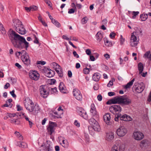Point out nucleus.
<instances>
[{
	"label": "nucleus",
	"instance_id": "47",
	"mask_svg": "<svg viewBox=\"0 0 151 151\" xmlns=\"http://www.w3.org/2000/svg\"><path fill=\"white\" fill-rule=\"evenodd\" d=\"M115 35L116 33L114 32H112L110 33L109 37L113 39L114 38Z\"/></svg>",
	"mask_w": 151,
	"mask_h": 151
},
{
	"label": "nucleus",
	"instance_id": "13",
	"mask_svg": "<svg viewBox=\"0 0 151 151\" xmlns=\"http://www.w3.org/2000/svg\"><path fill=\"white\" fill-rule=\"evenodd\" d=\"M57 126V124L55 123L50 121L48 126L47 129L49 134L51 135L54 131V128Z\"/></svg>",
	"mask_w": 151,
	"mask_h": 151
},
{
	"label": "nucleus",
	"instance_id": "64",
	"mask_svg": "<svg viewBox=\"0 0 151 151\" xmlns=\"http://www.w3.org/2000/svg\"><path fill=\"white\" fill-rule=\"evenodd\" d=\"M86 53L88 55H90L91 53V52L90 50L89 49H87L86 50Z\"/></svg>",
	"mask_w": 151,
	"mask_h": 151
},
{
	"label": "nucleus",
	"instance_id": "41",
	"mask_svg": "<svg viewBox=\"0 0 151 151\" xmlns=\"http://www.w3.org/2000/svg\"><path fill=\"white\" fill-rule=\"evenodd\" d=\"M147 142V141L146 140H143L140 143L139 146L141 148H142L144 146V145L146 144Z\"/></svg>",
	"mask_w": 151,
	"mask_h": 151
},
{
	"label": "nucleus",
	"instance_id": "46",
	"mask_svg": "<svg viewBox=\"0 0 151 151\" xmlns=\"http://www.w3.org/2000/svg\"><path fill=\"white\" fill-rule=\"evenodd\" d=\"M20 52L21 57L22 56H24V55H28L27 52L24 50H22L21 51V52Z\"/></svg>",
	"mask_w": 151,
	"mask_h": 151
},
{
	"label": "nucleus",
	"instance_id": "45",
	"mask_svg": "<svg viewBox=\"0 0 151 151\" xmlns=\"http://www.w3.org/2000/svg\"><path fill=\"white\" fill-rule=\"evenodd\" d=\"M12 104H7V102H6V103L4 105H3L2 107H9L10 108H11L12 106Z\"/></svg>",
	"mask_w": 151,
	"mask_h": 151
},
{
	"label": "nucleus",
	"instance_id": "1",
	"mask_svg": "<svg viewBox=\"0 0 151 151\" xmlns=\"http://www.w3.org/2000/svg\"><path fill=\"white\" fill-rule=\"evenodd\" d=\"M8 33L10 39L15 47L19 49L25 48L27 49L29 43L24 37L17 34L11 29H10Z\"/></svg>",
	"mask_w": 151,
	"mask_h": 151
},
{
	"label": "nucleus",
	"instance_id": "59",
	"mask_svg": "<svg viewBox=\"0 0 151 151\" xmlns=\"http://www.w3.org/2000/svg\"><path fill=\"white\" fill-rule=\"evenodd\" d=\"M17 110L18 111H20L22 110L23 109L19 105H17Z\"/></svg>",
	"mask_w": 151,
	"mask_h": 151
},
{
	"label": "nucleus",
	"instance_id": "37",
	"mask_svg": "<svg viewBox=\"0 0 151 151\" xmlns=\"http://www.w3.org/2000/svg\"><path fill=\"white\" fill-rule=\"evenodd\" d=\"M115 81V79L114 78H111V81H109V83L107 84V86L108 87H110L113 85V82Z\"/></svg>",
	"mask_w": 151,
	"mask_h": 151
},
{
	"label": "nucleus",
	"instance_id": "19",
	"mask_svg": "<svg viewBox=\"0 0 151 151\" xmlns=\"http://www.w3.org/2000/svg\"><path fill=\"white\" fill-rule=\"evenodd\" d=\"M110 109L114 112H120L122 109L120 106L118 105H113L110 108Z\"/></svg>",
	"mask_w": 151,
	"mask_h": 151
},
{
	"label": "nucleus",
	"instance_id": "4",
	"mask_svg": "<svg viewBox=\"0 0 151 151\" xmlns=\"http://www.w3.org/2000/svg\"><path fill=\"white\" fill-rule=\"evenodd\" d=\"M140 31L134 32L131 34L130 44L132 47L136 46L139 42L138 35L141 33Z\"/></svg>",
	"mask_w": 151,
	"mask_h": 151
},
{
	"label": "nucleus",
	"instance_id": "52",
	"mask_svg": "<svg viewBox=\"0 0 151 151\" xmlns=\"http://www.w3.org/2000/svg\"><path fill=\"white\" fill-rule=\"evenodd\" d=\"M33 36L35 38V40L34 41V42L35 43L38 44L39 43V41L37 36L35 35H34Z\"/></svg>",
	"mask_w": 151,
	"mask_h": 151
},
{
	"label": "nucleus",
	"instance_id": "38",
	"mask_svg": "<svg viewBox=\"0 0 151 151\" xmlns=\"http://www.w3.org/2000/svg\"><path fill=\"white\" fill-rule=\"evenodd\" d=\"M14 133L17 137H18L19 138L20 140H21L23 139L22 137L19 132L16 131Z\"/></svg>",
	"mask_w": 151,
	"mask_h": 151
},
{
	"label": "nucleus",
	"instance_id": "23",
	"mask_svg": "<svg viewBox=\"0 0 151 151\" xmlns=\"http://www.w3.org/2000/svg\"><path fill=\"white\" fill-rule=\"evenodd\" d=\"M47 70L45 73L46 76L48 77H51L53 76L55 74V71L51 70L50 69L47 68Z\"/></svg>",
	"mask_w": 151,
	"mask_h": 151
},
{
	"label": "nucleus",
	"instance_id": "48",
	"mask_svg": "<svg viewBox=\"0 0 151 151\" xmlns=\"http://www.w3.org/2000/svg\"><path fill=\"white\" fill-rule=\"evenodd\" d=\"M139 13V12L138 11L135 12L133 11L132 12V14L133 15L132 17V18H134L136 17V16Z\"/></svg>",
	"mask_w": 151,
	"mask_h": 151
},
{
	"label": "nucleus",
	"instance_id": "15",
	"mask_svg": "<svg viewBox=\"0 0 151 151\" xmlns=\"http://www.w3.org/2000/svg\"><path fill=\"white\" fill-rule=\"evenodd\" d=\"M29 77L32 80L37 81L40 77V74L37 71L34 70L30 73Z\"/></svg>",
	"mask_w": 151,
	"mask_h": 151
},
{
	"label": "nucleus",
	"instance_id": "63",
	"mask_svg": "<svg viewBox=\"0 0 151 151\" xmlns=\"http://www.w3.org/2000/svg\"><path fill=\"white\" fill-rule=\"evenodd\" d=\"M15 65L19 69H21L22 68V66L19 63H16L15 64Z\"/></svg>",
	"mask_w": 151,
	"mask_h": 151
},
{
	"label": "nucleus",
	"instance_id": "21",
	"mask_svg": "<svg viewBox=\"0 0 151 151\" xmlns=\"http://www.w3.org/2000/svg\"><path fill=\"white\" fill-rule=\"evenodd\" d=\"M121 97H116L111 100L110 102L112 104H121Z\"/></svg>",
	"mask_w": 151,
	"mask_h": 151
},
{
	"label": "nucleus",
	"instance_id": "40",
	"mask_svg": "<svg viewBox=\"0 0 151 151\" xmlns=\"http://www.w3.org/2000/svg\"><path fill=\"white\" fill-rule=\"evenodd\" d=\"M105 45L108 47H111L112 46V43L111 42L108 40H106L105 42Z\"/></svg>",
	"mask_w": 151,
	"mask_h": 151
},
{
	"label": "nucleus",
	"instance_id": "24",
	"mask_svg": "<svg viewBox=\"0 0 151 151\" xmlns=\"http://www.w3.org/2000/svg\"><path fill=\"white\" fill-rule=\"evenodd\" d=\"M120 119L121 120H123L126 121H131L132 120V118L127 114H124L123 115H122L121 114Z\"/></svg>",
	"mask_w": 151,
	"mask_h": 151
},
{
	"label": "nucleus",
	"instance_id": "54",
	"mask_svg": "<svg viewBox=\"0 0 151 151\" xmlns=\"http://www.w3.org/2000/svg\"><path fill=\"white\" fill-rule=\"evenodd\" d=\"M62 38L66 40H71V37H70V38H69L65 35H63L62 36Z\"/></svg>",
	"mask_w": 151,
	"mask_h": 151
},
{
	"label": "nucleus",
	"instance_id": "60",
	"mask_svg": "<svg viewBox=\"0 0 151 151\" xmlns=\"http://www.w3.org/2000/svg\"><path fill=\"white\" fill-rule=\"evenodd\" d=\"M73 54L74 57H76L77 58H79V56L77 54L76 51H74L73 52Z\"/></svg>",
	"mask_w": 151,
	"mask_h": 151
},
{
	"label": "nucleus",
	"instance_id": "8",
	"mask_svg": "<svg viewBox=\"0 0 151 151\" xmlns=\"http://www.w3.org/2000/svg\"><path fill=\"white\" fill-rule=\"evenodd\" d=\"M133 88L134 89L136 92L139 93H141L144 89L143 83H141L140 84L135 83L133 86Z\"/></svg>",
	"mask_w": 151,
	"mask_h": 151
},
{
	"label": "nucleus",
	"instance_id": "27",
	"mask_svg": "<svg viewBox=\"0 0 151 151\" xmlns=\"http://www.w3.org/2000/svg\"><path fill=\"white\" fill-rule=\"evenodd\" d=\"M144 66L143 64L141 63H139L138 65V69L139 74L142 73L143 71Z\"/></svg>",
	"mask_w": 151,
	"mask_h": 151
},
{
	"label": "nucleus",
	"instance_id": "32",
	"mask_svg": "<svg viewBox=\"0 0 151 151\" xmlns=\"http://www.w3.org/2000/svg\"><path fill=\"white\" fill-rule=\"evenodd\" d=\"M101 77L100 74L99 73H95V81H98L100 79Z\"/></svg>",
	"mask_w": 151,
	"mask_h": 151
},
{
	"label": "nucleus",
	"instance_id": "50",
	"mask_svg": "<svg viewBox=\"0 0 151 151\" xmlns=\"http://www.w3.org/2000/svg\"><path fill=\"white\" fill-rule=\"evenodd\" d=\"M46 62L45 61H37V62L36 64H41L42 65H44L45 64Z\"/></svg>",
	"mask_w": 151,
	"mask_h": 151
},
{
	"label": "nucleus",
	"instance_id": "53",
	"mask_svg": "<svg viewBox=\"0 0 151 151\" xmlns=\"http://www.w3.org/2000/svg\"><path fill=\"white\" fill-rule=\"evenodd\" d=\"M14 90H13L12 91H10V93L13 97L16 98V96L14 94Z\"/></svg>",
	"mask_w": 151,
	"mask_h": 151
},
{
	"label": "nucleus",
	"instance_id": "55",
	"mask_svg": "<svg viewBox=\"0 0 151 151\" xmlns=\"http://www.w3.org/2000/svg\"><path fill=\"white\" fill-rule=\"evenodd\" d=\"M104 56L107 60H108L110 58V55L107 53L104 54Z\"/></svg>",
	"mask_w": 151,
	"mask_h": 151
},
{
	"label": "nucleus",
	"instance_id": "35",
	"mask_svg": "<svg viewBox=\"0 0 151 151\" xmlns=\"http://www.w3.org/2000/svg\"><path fill=\"white\" fill-rule=\"evenodd\" d=\"M125 41V38H124L122 35H120V44L121 45H122L124 43Z\"/></svg>",
	"mask_w": 151,
	"mask_h": 151
},
{
	"label": "nucleus",
	"instance_id": "44",
	"mask_svg": "<svg viewBox=\"0 0 151 151\" xmlns=\"http://www.w3.org/2000/svg\"><path fill=\"white\" fill-rule=\"evenodd\" d=\"M30 8L31 9V10L34 11L37 10L38 7L37 6L33 5L30 6Z\"/></svg>",
	"mask_w": 151,
	"mask_h": 151
},
{
	"label": "nucleus",
	"instance_id": "2",
	"mask_svg": "<svg viewBox=\"0 0 151 151\" xmlns=\"http://www.w3.org/2000/svg\"><path fill=\"white\" fill-rule=\"evenodd\" d=\"M24 105L26 109L30 112L34 111H37L40 110V108L38 105H34L33 102L29 97L26 98L24 103Z\"/></svg>",
	"mask_w": 151,
	"mask_h": 151
},
{
	"label": "nucleus",
	"instance_id": "16",
	"mask_svg": "<svg viewBox=\"0 0 151 151\" xmlns=\"http://www.w3.org/2000/svg\"><path fill=\"white\" fill-rule=\"evenodd\" d=\"M73 93V96L76 99L78 100H81L82 99V94L78 89H74Z\"/></svg>",
	"mask_w": 151,
	"mask_h": 151
},
{
	"label": "nucleus",
	"instance_id": "5",
	"mask_svg": "<svg viewBox=\"0 0 151 151\" xmlns=\"http://www.w3.org/2000/svg\"><path fill=\"white\" fill-rule=\"evenodd\" d=\"M15 29L17 32L21 35L26 33V31L22 24V22L19 19L15 20L13 22Z\"/></svg>",
	"mask_w": 151,
	"mask_h": 151
},
{
	"label": "nucleus",
	"instance_id": "14",
	"mask_svg": "<svg viewBox=\"0 0 151 151\" xmlns=\"http://www.w3.org/2000/svg\"><path fill=\"white\" fill-rule=\"evenodd\" d=\"M114 138V134L113 132L110 131L106 133L105 139L108 142H112Z\"/></svg>",
	"mask_w": 151,
	"mask_h": 151
},
{
	"label": "nucleus",
	"instance_id": "30",
	"mask_svg": "<svg viewBox=\"0 0 151 151\" xmlns=\"http://www.w3.org/2000/svg\"><path fill=\"white\" fill-rule=\"evenodd\" d=\"M104 2V0H96V3H98L97 4L96 6L98 8H99L101 6V4L103 3Z\"/></svg>",
	"mask_w": 151,
	"mask_h": 151
},
{
	"label": "nucleus",
	"instance_id": "7",
	"mask_svg": "<svg viewBox=\"0 0 151 151\" xmlns=\"http://www.w3.org/2000/svg\"><path fill=\"white\" fill-rule=\"evenodd\" d=\"M90 115L92 117L88 120L89 123L92 126H93L94 124V119L93 117L94 116V104H92L90 106Z\"/></svg>",
	"mask_w": 151,
	"mask_h": 151
},
{
	"label": "nucleus",
	"instance_id": "57",
	"mask_svg": "<svg viewBox=\"0 0 151 151\" xmlns=\"http://www.w3.org/2000/svg\"><path fill=\"white\" fill-rule=\"evenodd\" d=\"M121 116V114H118L117 116L114 119V120L115 121L117 122L119 120V118H120V116Z\"/></svg>",
	"mask_w": 151,
	"mask_h": 151
},
{
	"label": "nucleus",
	"instance_id": "56",
	"mask_svg": "<svg viewBox=\"0 0 151 151\" xmlns=\"http://www.w3.org/2000/svg\"><path fill=\"white\" fill-rule=\"evenodd\" d=\"M74 124L77 127H79L80 126V123L77 120L75 121Z\"/></svg>",
	"mask_w": 151,
	"mask_h": 151
},
{
	"label": "nucleus",
	"instance_id": "39",
	"mask_svg": "<svg viewBox=\"0 0 151 151\" xmlns=\"http://www.w3.org/2000/svg\"><path fill=\"white\" fill-rule=\"evenodd\" d=\"M62 143H61L62 145L64 147H66L67 146V145L68 142L66 140L63 139L62 140Z\"/></svg>",
	"mask_w": 151,
	"mask_h": 151
},
{
	"label": "nucleus",
	"instance_id": "6",
	"mask_svg": "<svg viewBox=\"0 0 151 151\" xmlns=\"http://www.w3.org/2000/svg\"><path fill=\"white\" fill-rule=\"evenodd\" d=\"M125 146V145L122 142H118L111 147L110 151H123Z\"/></svg>",
	"mask_w": 151,
	"mask_h": 151
},
{
	"label": "nucleus",
	"instance_id": "3",
	"mask_svg": "<svg viewBox=\"0 0 151 151\" xmlns=\"http://www.w3.org/2000/svg\"><path fill=\"white\" fill-rule=\"evenodd\" d=\"M40 91L41 96L44 98H46L49 93L53 94L57 91L56 87H48L47 91L45 88V86H43L40 87Z\"/></svg>",
	"mask_w": 151,
	"mask_h": 151
},
{
	"label": "nucleus",
	"instance_id": "43",
	"mask_svg": "<svg viewBox=\"0 0 151 151\" xmlns=\"http://www.w3.org/2000/svg\"><path fill=\"white\" fill-rule=\"evenodd\" d=\"M45 149L46 151H52V148L50 147V145L45 146Z\"/></svg>",
	"mask_w": 151,
	"mask_h": 151
},
{
	"label": "nucleus",
	"instance_id": "20",
	"mask_svg": "<svg viewBox=\"0 0 151 151\" xmlns=\"http://www.w3.org/2000/svg\"><path fill=\"white\" fill-rule=\"evenodd\" d=\"M96 42L99 44H101L100 42L103 37L102 33L101 32H98L96 35Z\"/></svg>",
	"mask_w": 151,
	"mask_h": 151
},
{
	"label": "nucleus",
	"instance_id": "25",
	"mask_svg": "<svg viewBox=\"0 0 151 151\" xmlns=\"http://www.w3.org/2000/svg\"><path fill=\"white\" fill-rule=\"evenodd\" d=\"M101 128L99 124L98 121H95V131L100 132L101 131Z\"/></svg>",
	"mask_w": 151,
	"mask_h": 151
},
{
	"label": "nucleus",
	"instance_id": "62",
	"mask_svg": "<svg viewBox=\"0 0 151 151\" xmlns=\"http://www.w3.org/2000/svg\"><path fill=\"white\" fill-rule=\"evenodd\" d=\"M97 98L99 101H101L102 100V97L101 95L99 94L97 96Z\"/></svg>",
	"mask_w": 151,
	"mask_h": 151
},
{
	"label": "nucleus",
	"instance_id": "17",
	"mask_svg": "<svg viewBox=\"0 0 151 151\" xmlns=\"http://www.w3.org/2000/svg\"><path fill=\"white\" fill-rule=\"evenodd\" d=\"M104 121L105 123L108 125H110L111 124V117L110 113H106L103 116Z\"/></svg>",
	"mask_w": 151,
	"mask_h": 151
},
{
	"label": "nucleus",
	"instance_id": "22",
	"mask_svg": "<svg viewBox=\"0 0 151 151\" xmlns=\"http://www.w3.org/2000/svg\"><path fill=\"white\" fill-rule=\"evenodd\" d=\"M59 88L60 92L63 93H66L67 91L66 90L65 87L63 83L61 82L59 85Z\"/></svg>",
	"mask_w": 151,
	"mask_h": 151
},
{
	"label": "nucleus",
	"instance_id": "10",
	"mask_svg": "<svg viewBox=\"0 0 151 151\" xmlns=\"http://www.w3.org/2000/svg\"><path fill=\"white\" fill-rule=\"evenodd\" d=\"M127 132V130L124 127L122 126L119 127L116 130V133L118 136L123 137Z\"/></svg>",
	"mask_w": 151,
	"mask_h": 151
},
{
	"label": "nucleus",
	"instance_id": "58",
	"mask_svg": "<svg viewBox=\"0 0 151 151\" xmlns=\"http://www.w3.org/2000/svg\"><path fill=\"white\" fill-rule=\"evenodd\" d=\"M75 12V9L73 8L69 10L68 13L69 14H73Z\"/></svg>",
	"mask_w": 151,
	"mask_h": 151
},
{
	"label": "nucleus",
	"instance_id": "26",
	"mask_svg": "<svg viewBox=\"0 0 151 151\" xmlns=\"http://www.w3.org/2000/svg\"><path fill=\"white\" fill-rule=\"evenodd\" d=\"M88 129L90 134L92 136H93L94 135V129L93 126H89L88 127Z\"/></svg>",
	"mask_w": 151,
	"mask_h": 151
},
{
	"label": "nucleus",
	"instance_id": "34",
	"mask_svg": "<svg viewBox=\"0 0 151 151\" xmlns=\"http://www.w3.org/2000/svg\"><path fill=\"white\" fill-rule=\"evenodd\" d=\"M0 31L1 32L2 34L3 35L6 34V32L4 28L3 27L2 25L0 23Z\"/></svg>",
	"mask_w": 151,
	"mask_h": 151
},
{
	"label": "nucleus",
	"instance_id": "9",
	"mask_svg": "<svg viewBox=\"0 0 151 151\" xmlns=\"http://www.w3.org/2000/svg\"><path fill=\"white\" fill-rule=\"evenodd\" d=\"M133 137L134 139L137 141H140L144 138V135L141 132L136 131L133 133Z\"/></svg>",
	"mask_w": 151,
	"mask_h": 151
},
{
	"label": "nucleus",
	"instance_id": "12",
	"mask_svg": "<svg viewBox=\"0 0 151 151\" xmlns=\"http://www.w3.org/2000/svg\"><path fill=\"white\" fill-rule=\"evenodd\" d=\"M77 111L79 114L85 119H87L88 116L86 112L82 108L80 107L77 108Z\"/></svg>",
	"mask_w": 151,
	"mask_h": 151
},
{
	"label": "nucleus",
	"instance_id": "28",
	"mask_svg": "<svg viewBox=\"0 0 151 151\" xmlns=\"http://www.w3.org/2000/svg\"><path fill=\"white\" fill-rule=\"evenodd\" d=\"M134 78H133L131 81L129 82L128 83H127V84L126 85L124 86V88H125L126 89H127L130 88V87L133 84V82H134Z\"/></svg>",
	"mask_w": 151,
	"mask_h": 151
},
{
	"label": "nucleus",
	"instance_id": "31",
	"mask_svg": "<svg viewBox=\"0 0 151 151\" xmlns=\"http://www.w3.org/2000/svg\"><path fill=\"white\" fill-rule=\"evenodd\" d=\"M52 22L58 27H59L60 26V23L55 19L52 20Z\"/></svg>",
	"mask_w": 151,
	"mask_h": 151
},
{
	"label": "nucleus",
	"instance_id": "61",
	"mask_svg": "<svg viewBox=\"0 0 151 151\" xmlns=\"http://www.w3.org/2000/svg\"><path fill=\"white\" fill-rule=\"evenodd\" d=\"M10 86V84L8 83H7L4 86V88L6 89L8 88Z\"/></svg>",
	"mask_w": 151,
	"mask_h": 151
},
{
	"label": "nucleus",
	"instance_id": "36",
	"mask_svg": "<svg viewBox=\"0 0 151 151\" xmlns=\"http://www.w3.org/2000/svg\"><path fill=\"white\" fill-rule=\"evenodd\" d=\"M50 65L53 68L55 69L57 67H59V65L55 62H53L50 64Z\"/></svg>",
	"mask_w": 151,
	"mask_h": 151
},
{
	"label": "nucleus",
	"instance_id": "42",
	"mask_svg": "<svg viewBox=\"0 0 151 151\" xmlns=\"http://www.w3.org/2000/svg\"><path fill=\"white\" fill-rule=\"evenodd\" d=\"M56 72L60 77H62L63 76V74L62 70H56Z\"/></svg>",
	"mask_w": 151,
	"mask_h": 151
},
{
	"label": "nucleus",
	"instance_id": "18",
	"mask_svg": "<svg viewBox=\"0 0 151 151\" xmlns=\"http://www.w3.org/2000/svg\"><path fill=\"white\" fill-rule=\"evenodd\" d=\"M29 58V57L28 55H27L21 57V59L24 63L27 66L29 65L30 63V60Z\"/></svg>",
	"mask_w": 151,
	"mask_h": 151
},
{
	"label": "nucleus",
	"instance_id": "11",
	"mask_svg": "<svg viewBox=\"0 0 151 151\" xmlns=\"http://www.w3.org/2000/svg\"><path fill=\"white\" fill-rule=\"evenodd\" d=\"M132 100L127 96H121V104L124 105H127L132 104Z\"/></svg>",
	"mask_w": 151,
	"mask_h": 151
},
{
	"label": "nucleus",
	"instance_id": "29",
	"mask_svg": "<svg viewBox=\"0 0 151 151\" xmlns=\"http://www.w3.org/2000/svg\"><path fill=\"white\" fill-rule=\"evenodd\" d=\"M140 18L142 21H145L148 18V15L146 14H143L140 15Z\"/></svg>",
	"mask_w": 151,
	"mask_h": 151
},
{
	"label": "nucleus",
	"instance_id": "49",
	"mask_svg": "<svg viewBox=\"0 0 151 151\" xmlns=\"http://www.w3.org/2000/svg\"><path fill=\"white\" fill-rule=\"evenodd\" d=\"M21 147L23 148H26L27 147V145L24 142H22Z\"/></svg>",
	"mask_w": 151,
	"mask_h": 151
},
{
	"label": "nucleus",
	"instance_id": "33",
	"mask_svg": "<svg viewBox=\"0 0 151 151\" xmlns=\"http://www.w3.org/2000/svg\"><path fill=\"white\" fill-rule=\"evenodd\" d=\"M88 20V19L87 17H83L81 19V23L83 24H85L87 23Z\"/></svg>",
	"mask_w": 151,
	"mask_h": 151
},
{
	"label": "nucleus",
	"instance_id": "51",
	"mask_svg": "<svg viewBox=\"0 0 151 151\" xmlns=\"http://www.w3.org/2000/svg\"><path fill=\"white\" fill-rule=\"evenodd\" d=\"M89 72V69L87 68H85L83 70V72L85 74H88Z\"/></svg>",
	"mask_w": 151,
	"mask_h": 151
}]
</instances>
